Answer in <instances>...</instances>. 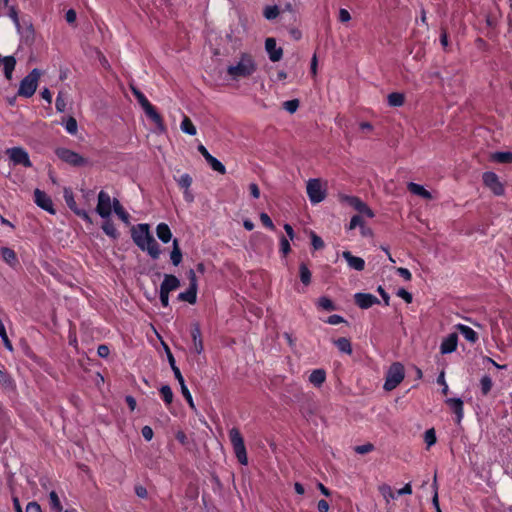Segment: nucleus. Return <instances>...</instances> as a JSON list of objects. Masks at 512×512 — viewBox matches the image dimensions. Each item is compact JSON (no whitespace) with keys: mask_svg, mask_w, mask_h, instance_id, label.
I'll list each match as a JSON object with an SVG mask.
<instances>
[{"mask_svg":"<svg viewBox=\"0 0 512 512\" xmlns=\"http://www.w3.org/2000/svg\"><path fill=\"white\" fill-rule=\"evenodd\" d=\"M260 221H261L262 225L265 226L266 228H268L270 230H275V225L273 224V222L268 214L261 213Z\"/></svg>","mask_w":512,"mask_h":512,"instance_id":"nucleus-48","label":"nucleus"},{"mask_svg":"<svg viewBox=\"0 0 512 512\" xmlns=\"http://www.w3.org/2000/svg\"><path fill=\"white\" fill-rule=\"evenodd\" d=\"M77 14L74 9H69L66 12L65 19L69 24H74L76 22Z\"/></svg>","mask_w":512,"mask_h":512,"instance_id":"nucleus-60","label":"nucleus"},{"mask_svg":"<svg viewBox=\"0 0 512 512\" xmlns=\"http://www.w3.org/2000/svg\"><path fill=\"white\" fill-rule=\"evenodd\" d=\"M97 353L100 357L106 358L110 353V349L107 345L101 344L98 346Z\"/></svg>","mask_w":512,"mask_h":512,"instance_id":"nucleus-61","label":"nucleus"},{"mask_svg":"<svg viewBox=\"0 0 512 512\" xmlns=\"http://www.w3.org/2000/svg\"><path fill=\"white\" fill-rule=\"evenodd\" d=\"M319 306L326 311H334L336 309L334 303L327 297L319 299Z\"/></svg>","mask_w":512,"mask_h":512,"instance_id":"nucleus-46","label":"nucleus"},{"mask_svg":"<svg viewBox=\"0 0 512 512\" xmlns=\"http://www.w3.org/2000/svg\"><path fill=\"white\" fill-rule=\"evenodd\" d=\"M142 436L145 440L150 441L153 438L154 432L150 426H144L141 430Z\"/></svg>","mask_w":512,"mask_h":512,"instance_id":"nucleus-56","label":"nucleus"},{"mask_svg":"<svg viewBox=\"0 0 512 512\" xmlns=\"http://www.w3.org/2000/svg\"><path fill=\"white\" fill-rule=\"evenodd\" d=\"M280 13V10L277 6H267L263 11V15L265 18L272 20L275 19Z\"/></svg>","mask_w":512,"mask_h":512,"instance_id":"nucleus-41","label":"nucleus"},{"mask_svg":"<svg viewBox=\"0 0 512 512\" xmlns=\"http://www.w3.org/2000/svg\"><path fill=\"white\" fill-rule=\"evenodd\" d=\"M440 43H441L443 49L445 51H448V47H449L448 33H447V29L444 27L441 28Z\"/></svg>","mask_w":512,"mask_h":512,"instance_id":"nucleus-51","label":"nucleus"},{"mask_svg":"<svg viewBox=\"0 0 512 512\" xmlns=\"http://www.w3.org/2000/svg\"><path fill=\"white\" fill-rule=\"evenodd\" d=\"M192 181V177L189 174H184L177 179V183L182 189H189Z\"/></svg>","mask_w":512,"mask_h":512,"instance_id":"nucleus-43","label":"nucleus"},{"mask_svg":"<svg viewBox=\"0 0 512 512\" xmlns=\"http://www.w3.org/2000/svg\"><path fill=\"white\" fill-rule=\"evenodd\" d=\"M102 229L110 237L116 238L119 235L114 223L109 218H106L103 222Z\"/></svg>","mask_w":512,"mask_h":512,"instance_id":"nucleus-33","label":"nucleus"},{"mask_svg":"<svg viewBox=\"0 0 512 512\" xmlns=\"http://www.w3.org/2000/svg\"><path fill=\"white\" fill-rule=\"evenodd\" d=\"M179 286H180V281L176 276L166 274L164 276V280L160 286V290L170 293L171 291H174L177 288H179Z\"/></svg>","mask_w":512,"mask_h":512,"instance_id":"nucleus-20","label":"nucleus"},{"mask_svg":"<svg viewBox=\"0 0 512 512\" xmlns=\"http://www.w3.org/2000/svg\"><path fill=\"white\" fill-rule=\"evenodd\" d=\"M364 225V221L360 215H354L350 221L349 229H355L357 226L362 227Z\"/></svg>","mask_w":512,"mask_h":512,"instance_id":"nucleus-55","label":"nucleus"},{"mask_svg":"<svg viewBox=\"0 0 512 512\" xmlns=\"http://www.w3.org/2000/svg\"><path fill=\"white\" fill-rule=\"evenodd\" d=\"M307 194L313 203H319L324 200L326 195L320 179H311L308 181Z\"/></svg>","mask_w":512,"mask_h":512,"instance_id":"nucleus-10","label":"nucleus"},{"mask_svg":"<svg viewBox=\"0 0 512 512\" xmlns=\"http://www.w3.org/2000/svg\"><path fill=\"white\" fill-rule=\"evenodd\" d=\"M404 376V366L399 362L393 363L387 372L384 389L386 391L395 389L403 381Z\"/></svg>","mask_w":512,"mask_h":512,"instance_id":"nucleus-5","label":"nucleus"},{"mask_svg":"<svg viewBox=\"0 0 512 512\" xmlns=\"http://www.w3.org/2000/svg\"><path fill=\"white\" fill-rule=\"evenodd\" d=\"M64 198L67 206L70 208L71 211H73L77 216L82 218L87 223L92 224V219L90 215L84 209L78 208L73 194L67 189H65Z\"/></svg>","mask_w":512,"mask_h":512,"instance_id":"nucleus-12","label":"nucleus"},{"mask_svg":"<svg viewBox=\"0 0 512 512\" xmlns=\"http://www.w3.org/2000/svg\"><path fill=\"white\" fill-rule=\"evenodd\" d=\"M425 442L428 446H431L435 444L436 442V435L434 429H429L425 432Z\"/></svg>","mask_w":512,"mask_h":512,"instance_id":"nucleus-53","label":"nucleus"},{"mask_svg":"<svg viewBox=\"0 0 512 512\" xmlns=\"http://www.w3.org/2000/svg\"><path fill=\"white\" fill-rule=\"evenodd\" d=\"M407 189L409 192H411L415 195L421 196L424 199H428V200L432 199L431 193L419 184L410 182L407 185Z\"/></svg>","mask_w":512,"mask_h":512,"instance_id":"nucleus-25","label":"nucleus"},{"mask_svg":"<svg viewBox=\"0 0 512 512\" xmlns=\"http://www.w3.org/2000/svg\"><path fill=\"white\" fill-rule=\"evenodd\" d=\"M168 359H169V363H170L171 368H172V370H173V372L175 374L176 379L179 381V383L183 382L184 378H183L179 368L176 366L175 359H174V357H173V355L171 354L170 351H168Z\"/></svg>","mask_w":512,"mask_h":512,"instance_id":"nucleus-40","label":"nucleus"},{"mask_svg":"<svg viewBox=\"0 0 512 512\" xmlns=\"http://www.w3.org/2000/svg\"><path fill=\"white\" fill-rule=\"evenodd\" d=\"M445 403L454 413L455 422L459 424L464 416L463 401L459 398H449L445 401Z\"/></svg>","mask_w":512,"mask_h":512,"instance_id":"nucleus-18","label":"nucleus"},{"mask_svg":"<svg viewBox=\"0 0 512 512\" xmlns=\"http://www.w3.org/2000/svg\"><path fill=\"white\" fill-rule=\"evenodd\" d=\"M55 106H56V109L60 112H64L65 109H66V100L65 98L63 97V93L62 92H59L57 98H56V103H55Z\"/></svg>","mask_w":512,"mask_h":512,"instance_id":"nucleus-50","label":"nucleus"},{"mask_svg":"<svg viewBox=\"0 0 512 512\" xmlns=\"http://www.w3.org/2000/svg\"><path fill=\"white\" fill-rule=\"evenodd\" d=\"M388 104L390 106L399 107L405 103V96L402 93L393 92L388 95Z\"/></svg>","mask_w":512,"mask_h":512,"instance_id":"nucleus-31","label":"nucleus"},{"mask_svg":"<svg viewBox=\"0 0 512 512\" xmlns=\"http://www.w3.org/2000/svg\"><path fill=\"white\" fill-rule=\"evenodd\" d=\"M14 166L22 165L26 168L32 167L28 153L21 147L8 148L5 151Z\"/></svg>","mask_w":512,"mask_h":512,"instance_id":"nucleus-7","label":"nucleus"},{"mask_svg":"<svg viewBox=\"0 0 512 512\" xmlns=\"http://www.w3.org/2000/svg\"><path fill=\"white\" fill-rule=\"evenodd\" d=\"M0 336L2 338L4 346L7 349H9L10 351L13 350L12 343H11L10 339L8 338L5 326L1 320H0Z\"/></svg>","mask_w":512,"mask_h":512,"instance_id":"nucleus-42","label":"nucleus"},{"mask_svg":"<svg viewBox=\"0 0 512 512\" xmlns=\"http://www.w3.org/2000/svg\"><path fill=\"white\" fill-rule=\"evenodd\" d=\"M160 395L167 406L172 403L173 392L169 386H162V388L160 389Z\"/></svg>","mask_w":512,"mask_h":512,"instance_id":"nucleus-39","label":"nucleus"},{"mask_svg":"<svg viewBox=\"0 0 512 512\" xmlns=\"http://www.w3.org/2000/svg\"><path fill=\"white\" fill-rule=\"evenodd\" d=\"M347 201H348L349 205L352 206L359 213L365 214L369 218L374 217V213L372 212V210L367 206L366 203H364L358 197H355V196L347 197Z\"/></svg>","mask_w":512,"mask_h":512,"instance_id":"nucleus-19","label":"nucleus"},{"mask_svg":"<svg viewBox=\"0 0 512 512\" xmlns=\"http://www.w3.org/2000/svg\"><path fill=\"white\" fill-rule=\"evenodd\" d=\"M326 380V372L323 369L314 370L310 376L309 381L316 387H320Z\"/></svg>","mask_w":512,"mask_h":512,"instance_id":"nucleus-27","label":"nucleus"},{"mask_svg":"<svg viewBox=\"0 0 512 512\" xmlns=\"http://www.w3.org/2000/svg\"><path fill=\"white\" fill-rule=\"evenodd\" d=\"M280 246L284 256H286L291 251L289 241L285 237L281 238Z\"/></svg>","mask_w":512,"mask_h":512,"instance_id":"nucleus-57","label":"nucleus"},{"mask_svg":"<svg viewBox=\"0 0 512 512\" xmlns=\"http://www.w3.org/2000/svg\"><path fill=\"white\" fill-rule=\"evenodd\" d=\"M178 299L180 301H185L190 304H195L197 299V287H195L194 284L189 285L187 291L180 293L178 295Z\"/></svg>","mask_w":512,"mask_h":512,"instance_id":"nucleus-24","label":"nucleus"},{"mask_svg":"<svg viewBox=\"0 0 512 512\" xmlns=\"http://www.w3.org/2000/svg\"><path fill=\"white\" fill-rule=\"evenodd\" d=\"M329 503L326 500H320L317 504V509L319 512H328L329 511Z\"/></svg>","mask_w":512,"mask_h":512,"instance_id":"nucleus-64","label":"nucleus"},{"mask_svg":"<svg viewBox=\"0 0 512 512\" xmlns=\"http://www.w3.org/2000/svg\"><path fill=\"white\" fill-rule=\"evenodd\" d=\"M229 440L231 442L234 454L238 460V462L242 465L248 464V457L246 446L244 443V438L237 427H233L229 430Z\"/></svg>","mask_w":512,"mask_h":512,"instance_id":"nucleus-3","label":"nucleus"},{"mask_svg":"<svg viewBox=\"0 0 512 512\" xmlns=\"http://www.w3.org/2000/svg\"><path fill=\"white\" fill-rule=\"evenodd\" d=\"M257 69V65L251 54L242 53L239 61L230 65L227 69V74L233 80H239L250 77Z\"/></svg>","mask_w":512,"mask_h":512,"instance_id":"nucleus-1","label":"nucleus"},{"mask_svg":"<svg viewBox=\"0 0 512 512\" xmlns=\"http://www.w3.org/2000/svg\"><path fill=\"white\" fill-rule=\"evenodd\" d=\"M12 384V378L8 372L4 369H0V385L3 387H9Z\"/></svg>","mask_w":512,"mask_h":512,"instance_id":"nucleus-44","label":"nucleus"},{"mask_svg":"<svg viewBox=\"0 0 512 512\" xmlns=\"http://www.w3.org/2000/svg\"><path fill=\"white\" fill-rule=\"evenodd\" d=\"M156 233L158 238L164 243H167L171 240L172 233L169 226L166 223L158 224L156 228Z\"/></svg>","mask_w":512,"mask_h":512,"instance_id":"nucleus-26","label":"nucleus"},{"mask_svg":"<svg viewBox=\"0 0 512 512\" xmlns=\"http://www.w3.org/2000/svg\"><path fill=\"white\" fill-rule=\"evenodd\" d=\"M112 209L116 213V215L125 223L129 222L130 215L129 213L124 209L120 201L116 198L113 199V207Z\"/></svg>","mask_w":512,"mask_h":512,"instance_id":"nucleus-28","label":"nucleus"},{"mask_svg":"<svg viewBox=\"0 0 512 512\" xmlns=\"http://www.w3.org/2000/svg\"><path fill=\"white\" fill-rule=\"evenodd\" d=\"M41 77V72L38 69H33L20 83L18 95L23 97H31L35 93L38 82Z\"/></svg>","mask_w":512,"mask_h":512,"instance_id":"nucleus-4","label":"nucleus"},{"mask_svg":"<svg viewBox=\"0 0 512 512\" xmlns=\"http://www.w3.org/2000/svg\"><path fill=\"white\" fill-rule=\"evenodd\" d=\"M300 280L304 285H309L311 282V272L308 266L302 262L299 266Z\"/></svg>","mask_w":512,"mask_h":512,"instance_id":"nucleus-34","label":"nucleus"},{"mask_svg":"<svg viewBox=\"0 0 512 512\" xmlns=\"http://www.w3.org/2000/svg\"><path fill=\"white\" fill-rule=\"evenodd\" d=\"M490 159L497 163H512V152H495L491 154Z\"/></svg>","mask_w":512,"mask_h":512,"instance_id":"nucleus-30","label":"nucleus"},{"mask_svg":"<svg viewBox=\"0 0 512 512\" xmlns=\"http://www.w3.org/2000/svg\"><path fill=\"white\" fill-rule=\"evenodd\" d=\"M456 329L464 336V338L469 341L470 343L474 344L478 341L479 337L477 332H475L472 328L469 326L458 324L456 326Z\"/></svg>","mask_w":512,"mask_h":512,"instance_id":"nucleus-23","label":"nucleus"},{"mask_svg":"<svg viewBox=\"0 0 512 512\" xmlns=\"http://www.w3.org/2000/svg\"><path fill=\"white\" fill-rule=\"evenodd\" d=\"M1 255H2V258L5 260V262H7L10 266L13 267L16 264H18V258L13 249L8 248V247H3L1 249Z\"/></svg>","mask_w":512,"mask_h":512,"instance_id":"nucleus-29","label":"nucleus"},{"mask_svg":"<svg viewBox=\"0 0 512 512\" xmlns=\"http://www.w3.org/2000/svg\"><path fill=\"white\" fill-rule=\"evenodd\" d=\"M483 184L489 188L495 195L501 196L505 192L503 183L494 172H485L482 175Z\"/></svg>","mask_w":512,"mask_h":512,"instance_id":"nucleus-9","label":"nucleus"},{"mask_svg":"<svg viewBox=\"0 0 512 512\" xmlns=\"http://www.w3.org/2000/svg\"><path fill=\"white\" fill-rule=\"evenodd\" d=\"M179 384L181 385V392H182L184 398L188 402L189 406L191 408H194V403H193L192 396H191L187 386L185 385V382L183 381V382H180Z\"/></svg>","mask_w":512,"mask_h":512,"instance_id":"nucleus-47","label":"nucleus"},{"mask_svg":"<svg viewBox=\"0 0 512 512\" xmlns=\"http://www.w3.org/2000/svg\"><path fill=\"white\" fill-rule=\"evenodd\" d=\"M49 503L50 507L55 512H61L63 507L60 502V499L55 491H51L49 494Z\"/></svg>","mask_w":512,"mask_h":512,"instance_id":"nucleus-36","label":"nucleus"},{"mask_svg":"<svg viewBox=\"0 0 512 512\" xmlns=\"http://www.w3.org/2000/svg\"><path fill=\"white\" fill-rule=\"evenodd\" d=\"M26 512H42V510L37 502H29L26 507Z\"/></svg>","mask_w":512,"mask_h":512,"instance_id":"nucleus-63","label":"nucleus"},{"mask_svg":"<svg viewBox=\"0 0 512 512\" xmlns=\"http://www.w3.org/2000/svg\"><path fill=\"white\" fill-rule=\"evenodd\" d=\"M343 257L351 268L357 271H362L365 268V261L360 257L352 255L351 252L344 251Z\"/></svg>","mask_w":512,"mask_h":512,"instance_id":"nucleus-21","label":"nucleus"},{"mask_svg":"<svg viewBox=\"0 0 512 512\" xmlns=\"http://www.w3.org/2000/svg\"><path fill=\"white\" fill-rule=\"evenodd\" d=\"M265 49L269 54V59L272 62H278L281 60L283 55L282 48L276 47V40L272 37H269L265 41Z\"/></svg>","mask_w":512,"mask_h":512,"instance_id":"nucleus-17","label":"nucleus"},{"mask_svg":"<svg viewBox=\"0 0 512 512\" xmlns=\"http://www.w3.org/2000/svg\"><path fill=\"white\" fill-rule=\"evenodd\" d=\"M171 261L174 265H179V263L182 261V252L179 247V243L177 239L173 240V250L171 252Z\"/></svg>","mask_w":512,"mask_h":512,"instance_id":"nucleus-35","label":"nucleus"},{"mask_svg":"<svg viewBox=\"0 0 512 512\" xmlns=\"http://www.w3.org/2000/svg\"><path fill=\"white\" fill-rule=\"evenodd\" d=\"M356 305L362 309H368L374 304H379V300L376 296L366 293H357L354 296Z\"/></svg>","mask_w":512,"mask_h":512,"instance_id":"nucleus-16","label":"nucleus"},{"mask_svg":"<svg viewBox=\"0 0 512 512\" xmlns=\"http://www.w3.org/2000/svg\"><path fill=\"white\" fill-rule=\"evenodd\" d=\"M480 387L482 395L486 396L493 387V381L490 376H484L480 380Z\"/></svg>","mask_w":512,"mask_h":512,"instance_id":"nucleus-38","label":"nucleus"},{"mask_svg":"<svg viewBox=\"0 0 512 512\" xmlns=\"http://www.w3.org/2000/svg\"><path fill=\"white\" fill-rule=\"evenodd\" d=\"M198 151L202 154V156L205 158V160L208 162V164L212 167L213 170L219 172L220 174L226 173L225 166L215 157H213L203 145H199Z\"/></svg>","mask_w":512,"mask_h":512,"instance_id":"nucleus-15","label":"nucleus"},{"mask_svg":"<svg viewBox=\"0 0 512 512\" xmlns=\"http://www.w3.org/2000/svg\"><path fill=\"white\" fill-rule=\"evenodd\" d=\"M359 129L363 137H369L370 134L373 132L374 127L369 122H361L359 124Z\"/></svg>","mask_w":512,"mask_h":512,"instance_id":"nucleus-45","label":"nucleus"},{"mask_svg":"<svg viewBox=\"0 0 512 512\" xmlns=\"http://www.w3.org/2000/svg\"><path fill=\"white\" fill-rule=\"evenodd\" d=\"M34 201L42 209L54 213L52 200L44 191L36 189L34 191Z\"/></svg>","mask_w":512,"mask_h":512,"instance_id":"nucleus-13","label":"nucleus"},{"mask_svg":"<svg viewBox=\"0 0 512 512\" xmlns=\"http://www.w3.org/2000/svg\"><path fill=\"white\" fill-rule=\"evenodd\" d=\"M132 239L135 242V244L139 248H143V245L145 242H147V239L150 237L151 233L149 231V225L148 224H138L137 226H134L131 230Z\"/></svg>","mask_w":512,"mask_h":512,"instance_id":"nucleus-11","label":"nucleus"},{"mask_svg":"<svg viewBox=\"0 0 512 512\" xmlns=\"http://www.w3.org/2000/svg\"><path fill=\"white\" fill-rule=\"evenodd\" d=\"M66 130L70 133V134H76L77 132V121L74 117H69L67 122H66Z\"/></svg>","mask_w":512,"mask_h":512,"instance_id":"nucleus-49","label":"nucleus"},{"mask_svg":"<svg viewBox=\"0 0 512 512\" xmlns=\"http://www.w3.org/2000/svg\"><path fill=\"white\" fill-rule=\"evenodd\" d=\"M397 273L399 276L404 278L406 281H410L412 278L410 271L406 268H403V267L397 268Z\"/></svg>","mask_w":512,"mask_h":512,"instance_id":"nucleus-62","label":"nucleus"},{"mask_svg":"<svg viewBox=\"0 0 512 512\" xmlns=\"http://www.w3.org/2000/svg\"><path fill=\"white\" fill-rule=\"evenodd\" d=\"M141 249L146 250L153 259H157L160 255V246L152 234L147 239V242L144 243L143 248Z\"/></svg>","mask_w":512,"mask_h":512,"instance_id":"nucleus-22","label":"nucleus"},{"mask_svg":"<svg viewBox=\"0 0 512 512\" xmlns=\"http://www.w3.org/2000/svg\"><path fill=\"white\" fill-rule=\"evenodd\" d=\"M397 295L399 297H401L402 299H404L407 303H411L412 302V299H413L412 294L409 293L408 291H406L403 288L398 290Z\"/></svg>","mask_w":512,"mask_h":512,"instance_id":"nucleus-58","label":"nucleus"},{"mask_svg":"<svg viewBox=\"0 0 512 512\" xmlns=\"http://www.w3.org/2000/svg\"><path fill=\"white\" fill-rule=\"evenodd\" d=\"M298 107H299V101L297 99H293V100L284 102V108L291 113H294Z\"/></svg>","mask_w":512,"mask_h":512,"instance_id":"nucleus-52","label":"nucleus"},{"mask_svg":"<svg viewBox=\"0 0 512 512\" xmlns=\"http://www.w3.org/2000/svg\"><path fill=\"white\" fill-rule=\"evenodd\" d=\"M113 200L110 195L101 190L98 194V203L96 206V212L103 218H109L112 212Z\"/></svg>","mask_w":512,"mask_h":512,"instance_id":"nucleus-8","label":"nucleus"},{"mask_svg":"<svg viewBox=\"0 0 512 512\" xmlns=\"http://www.w3.org/2000/svg\"><path fill=\"white\" fill-rule=\"evenodd\" d=\"M334 343L340 351L347 353V354L352 353L351 342L348 338L340 337L337 340H335Z\"/></svg>","mask_w":512,"mask_h":512,"instance_id":"nucleus-32","label":"nucleus"},{"mask_svg":"<svg viewBox=\"0 0 512 512\" xmlns=\"http://www.w3.org/2000/svg\"><path fill=\"white\" fill-rule=\"evenodd\" d=\"M55 154L63 162L75 167L84 166L87 163L86 159L78 153L64 147L57 148Z\"/></svg>","mask_w":512,"mask_h":512,"instance_id":"nucleus-6","label":"nucleus"},{"mask_svg":"<svg viewBox=\"0 0 512 512\" xmlns=\"http://www.w3.org/2000/svg\"><path fill=\"white\" fill-rule=\"evenodd\" d=\"M132 93L144 110L146 116L156 125L160 132L165 131L164 119L156 108L149 102L146 96L138 89L132 87Z\"/></svg>","mask_w":512,"mask_h":512,"instance_id":"nucleus-2","label":"nucleus"},{"mask_svg":"<svg viewBox=\"0 0 512 512\" xmlns=\"http://www.w3.org/2000/svg\"><path fill=\"white\" fill-rule=\"evenodd\" d=\"M190 334H191V337H192V341H198L199 339H201V330H200V327L198 325H194L192 328H191V331H190Z\"/></svg>","mask_w":512,"mask_h":512,"instance_id":"nucleus-59","label":"nucleus"},{"mask_svg":"<svg viewBox=\"0 0 512 512\" xmlns=\"http://www.w3.org/2000/svg\"><path fill=\"white\" fill-rule=\"evenodd\" d=\"M374 449V445L371 444V443H367V444H364V445H360V446H356L355 447V451L359 454H366V453H369L371 451H373Z\"/></svg>","mask_w":512,"mask_h":512,"instance_id":"nucleus-54","label":"nucleus"},{"mask_svg":"<svg viewBox=\"0 0 512 512\" xmlns=\"http://www.w3.org/2000/svg\"><path fill=\"white\" fill-rule=\"evenodd\" d=\"M181 129L182 131L190 135L196 134V127L194 126V124L192 123L191 119L188 116H184L181 122Z\"/></svg>","mask_w":512,"mask_h":512,"instance_id":"nucleus-37","label":"nucleus"},{"mask_svg":"<svg viewBox=\"0 0 512 512\" xmlns=\"http://www.w3.org/2000/svg\"><path fill=\"white\" fill-rule=\"evenodd\" d=\"M458 345V334L450 333L445 338H443L440 345L441 354H449L456 351Z\"/></svg>","mask_w":512,"mask_h":512,"instance_id":"nucleus-14","label":"nucleus"}]
</instances>
